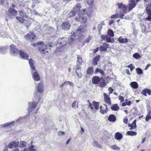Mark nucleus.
<instances>
[{"label": "nucleus", "instance_id": "21", "mask_svg": "<svg viewBox=\"0 0 151 151\" xmlns=\"http://www.w3.org/2000/svg\"><path fill=\"white\" fill-rule=\"evenodd\" d=\"M8 49V47L7 46H0V54H5Z\"/></svg>", "mask_w": 151, "mask_h": 151}, {"label": "nucleus", "instance_id": "64", "mask_svg": "<svg viewBox=\"0 0 151 151\" xmlns=\"http://www.w3.org/2000/svg\"><path fill=\"white\" fill-rule=\"evenodd\" d=\"M132 104V102L130 101H129L127 103V105L130 106Z\"/></svg>", "mask_w": 151, "mask_h": 151}, {"label": "nucleus", "instance_id": "41", "mask_svg": "<svg viewBox=\"0 0 151 151\" xmlns=\"http://www.w3.org/2000/svg\"><path fill=\"white\" fill-rule=\"evenodd\" d=\"M98 73H99L102 75H104V72L103 70L97 68L96 69V71L95 72V73L96 74Z\"/></svg>", "mask_w": 151, "mask_h": 151}, {"label": "nucleus", "instance_id": "38", "mask_svg": "<svg viewBox=\"0 0 151 151\" xmlns=\"http://www.w3.org/2000/svg\"><path fill=\"white\" fill-rule=\"evenodd\" d=\"M93 105L95 109L96 110H98L99 108V103L98 102H96L95 101L93 102Z\"/></svg>", "mask_w": 151, "mask_h": 151}, {"label": "nucleus", "instance_id": "17", "mask_svg": "<svg viewBox=\"0 0 151 151\" xmlns=\"http://www.w3.org/2000/svg\"><path fill=\"white\" fill-rule=\"evenodd\" d=\"M19 142L18 141H14L10 143L8 145L9 148H12L13 147H18L19 145Z\"/></svg>", "mask_w": 151, "mask_h": 151}, {"label": "nucleus", "instance_id": "30", "mask_svg": "<svg viewBox=\"0 0 151 151\" xmlns=\"http://www.w3.org/2000/svg\"><path fill=\"white\" fill-rule=\"evenodd\" d=\"M82 58L81 56H77V64L78 65H81L82 63Z\"/></svg>", "mask_w": 151, "mask_h": 151}, {"label": "nucleus", "instance_id": "26", "mask_svg": "<svg viewBox=\"0 0 151 151\" xmlns=\"http://www.w3.org/2000/svg\"><path fill=\"white\" fill-rule=\"evenodd\" d=\"M108 119L110 122H114L116 121V118L114 115L111 114L109 116Z\"/></svg>", "mask_w": 151, "mask_h": 151}, {"label": "nucleus", "instance_id": "62", "mask_svg": "<svg viewBox=\"0 0 151 151\" xmlns=\"http://www.w3.org/2000/svg\"><path fill=\"white\" fill-rule=\"evenodd\" d=\"M114 21L113 20H110L109 22V24L111 26V25L114 23Z\"/></svg>", "mask_w": 151, "mask_h": 151}, {"label": "nucleus", "instance_id": "37", "mask_svg": "<svg viewBox=\"0 0 151 151\" xmlns=\"http://www.w3.org/2000/svg\"><path fill=\"white\" fill-rule=\"evenodd\" d=\"M127 134L128 135L132 136L136 135L137 133L133 131H128L127 132Z\"/></svg>", "mask_w": 151, "mask_h": 151}, {"label": "nucleus", "instance_id": "18", "mask_svg": "<svg viewBox=\"0 0 151 151\" xmlns=\"http://www.w3.org/2000/svg\"><path fill=\"white\" fill-rule=\"evenodd\" d=\"M146 10L148 14V16L145 19V20L151 21V10L149 7H147L146 9Z\"/></svg>", "mask_w": 151, "mask_h": 151}, {"label": "nucleus", "instance_id": "16", "mask_svg": "<svg viewBox=\"0 0 151 151\" xmlns=\"http://www.w3.org/2000/svg\"><path fill=\"white\" fill-rule=\"evenodd\" d=\"M104 99L106 103L109 105L111 104V102L110 100V98L109 97V95H108L107 94L104 93L103 94Z\"/></svg>", "mask_w": 151, "mask_h": 151}, {"label": "nucleus", "instance_id": "36", "mask_svg": "<svg viewBox=\"0 0 151 151\" xmlns=\"http://www.w3.org/2000/svg\"><path fill=\"white\" fill-rule=\"evenodd\" d=\"M105 25L104 22V21H102L100 23L98 24V30H101L103 28L102 26Z\"/></svg>", "mask_w": 151, "mask_h": 151}, {"label": "nucleus", "instance_id": "60", "mask_svg": "<svg viewBox=\"0 0 151 151\" xmlns=\"http://www.w3.org/2000/svg\"><path fill=\"white\" fill-rule=\"evenodd\" d=\"M47 46L50 47L53 46L54 45L53 43L50 42L47 44Z\"/></svg>", "mask_w": 151, "mask_h": 151}, {"label": "nucleus", "instance_id": "58", "mask_svg": "<svg viewBox=\"0 0 151 151\" xmlns=\"http://www.w3.org/2000/svg\"><path fill=\"white\" fill-rule=\"evenodd\" d=\"M132 126L133 127L135 126L136 128V120H134L132 124Z\"/></svg>", "mask_w": 151, "mask_h": 151}, {"label": "nucleus", "instance_id": "49", "mask_svg": "<svg viewBox=\"0 0 151 151\" xmlns=\"http://www.w3.org/2000/svg\"><path fill=\"white\" fill-rule=\"evenodd\" d=\"M29 62L30 66H33L34 63H35V62L32 59H29Z\"/></svg>", "mask_w": 151, "mask_h": 151}, {"label": "nucleus", "instance_id": "1", "mask_svg": "<svg viewBox=\"0 0 151 151\" xmlns=\"http://www.w3.org/2000/svg\"><path fill=\"white\" fill-rule=\"evenodd\" d=\"M43 85L42 83H40L38 85L37 91L35 92L34 93V98L33 99L34 102H29L28 103L29 107L28 109V112L30 113L32 112L36 106L38 102L40 99V94H41L43 91Z\"/></svg>", "mask_w": 151, "mask_h": 151}, {"label": "nucleus", "instance_id": "46", "mask_svg": "<svg viewBox=\"0 0 151 151\" xmlns=\"http://www.w3.org/2000/svg\"><path fill=\"white\" fill-rule=\"evenodd\" d=\"M136 70L137 73L139 75L142 74L143 73V71L142 69L139 68H136Z\"/></svg>", "mask_w": 151, "mask_h": 151}, {"label": "nucleus", "instance_id": "44", "mask_svg": "<svg viewBox=\"0 0 151 151\" xmlns=\"http://www.w3.org/2000/svg\"><path fill=\"white\" fill-rule=\"evenodd\" d=\"M106 85V83L105 81H101L99 84V86L100 87H104Z\"/></svg>", "mask_w": 151, "mask_h": 151}, {"label": "nucleus", "instance_id": "40", "mask_svg": "<svg viewBox=\"0 0 151 151\" xmlns=\"http://www.w3.org/2000/svg\"><path fill=\"white\" fill-rule=\"evenodd\" d=\"M106 42H113L114 41V40L111 37H109L108 36L106 39Z\"/></svg>", "mask_w": 151, "mask_h": 151}, {"label": "nucleus", "instance_id": "54", "mask_svg": "<svg viewBox=\"0 0 151 151\" xmlns=\"http://www.w3.org/2000/svg\"><path fill=\"white\" fill-rule=\"evenodd\" d=\"M94 2V0H88V5H92Z\"/></svg>", "mask_w": 151, "mask_h": 151}, {"label": "nucleus", "instance_id": "25", "mask_svg": "<svg viewBox=\"0 0 151 151\" xmlns=\"http://www.w3.org/2000/svg\"><path fill=\"white\" fill-rule=\"evenodd\" d=\"M117 5L118 8L121 9L122 11H125L127 10L126 7L122 3H118L117 4Z\"/></svg>", "mask_w": 151, "mask_h": 151}, {"label": "nucleus", "instance_id": "57", "mask_svg": "<svg viewBox=\"0 0 151 151\" xmlns=\"http://www.w3.org/2000/svg\"><path fill=\"white\" fill-rule=\"evenodd\" d=\"M108 91H109V93L110 94L113 93V89L111 87H109L108 88Z\"/></svg>", "mask_w": 151, "mask_h": 151}, {"label": "nucleus", "instance_id": "39", "mask_svg": "<svg viewBox=\"0 0 151 151\" xmlns=\"http://www.w3.org/2000/svg\"><path fill=\"white\" fill-rule=\"evenodd\" d=\"M26 142L23 141H21L20 142L19 147L22 148H24L26 146Z\"/></svg>", "mask_w": 151, "mask_h": 151}, {"label": "nucleus", "instance_id": "59", "mask_svg": "<svg viewBox=\"0 0 151 151\" xmlns=\"http://www.w3.org/2000/svg\"><path fill=\"white\" fill-rule=\"evenodd\" d=\"M76 101H73V102L72 103V106L73 108H74L76 106Z\"/></svg>", "mask_w": 151, "mask_h": 151}, {"label": "nucleus", "instance_id": "23", "mask_svg": "<svg viewBox=\"0 0 151 151\" xmlns=\"http://www.w3.org/2000/svg\"><path fill=\"white\" fill-rule=\"evenodd\" d=\"M147 93L149 95H150L151 94V90L148 88H145L141 92V93L145 96H147L146 94Z\"/></svg>", "mask_w": 151, "mask_h": 151}, {"label": "nucleus", "instance_id": "52", "mask_svg": "<svg viewBox=\"0 0 151 151\" xmlns=\"http://www.w3.org/2000/svg\"><path fill=\"white\" fill-rule=\"evenodd\" d=\"M29 151H36L34 149V146L33 145H31L29 147Z\"/></svg>", "mask_w": 151, "mask_h": 151}, {"label": "nucleus", "instance_id": "55", "mask_svg": "<svg viewBox=\"0 0 151 151\" xmlns=\"http://www.w3.org/2000/svg\"><path fill=\"white\" fill-rule=\"evenodd\" d=\"M119 99L120 101L121 102H123L124 101V98L122 96H119Z\"/></svg>", "mask_w": 151, "mask_h": 151}, {"label": "nucleus", "instance_id": "56", "mask_svg": "<svg viewBox=\"0 0 151 151\" xmlns=\"http://www.w3.org/2000/svg\"><path fill=\"white\" fill-rule=\"evenodd\" d=\"M6 35L5 33L3 32H1V33H0V37H6Z\"/></svg>", "mask_w": 151, "mask_h": 151}, {"label": "nucleus", "instance_id": "14", "mask_svg": "<svg viewBox=\"0 0 151 151\" xmlns=\"http://www.w3.org/2000/svg\"><path fill=\"white\" fill-rule=\"evenodd\" d=\"M100 109L101 113L102 114L106 113L108 111V108L105 104H104L103 106H101Z\"/></svg>", "mask_w": 151, "mask_h": 151}, {"label": "nucleus", "instance_id": "53", "mask_svg": "<svg viewBox=\"0 0 151 151\" xmlns=\"http://www.w3.org/2000/svg\"><path fill=\"white\" fill-rule=\"evenodd\" d=\"M107 36H108L107 35H102L101 36V39L104 40H106V39L107 37Z\"/></svg>", "mask_w": 151, "mask_h": 151}, {"label": "nucleus", "instance_id": "34", "mask_svg": "<svg viewBox=\"0 0 151 151\" xmlns=\"http://www.w3.org/2000/svg\"><path fill=\"white\" fill-rule=\"evenodd\" d=\"M93 72V68L92 67L89 68L87 71V74L86 76H87L88 74L90 75H91L92 74Z\"/></svg>", "mask_w": 151, "mask_h": 151}, {"label": "nucleus", "instance_id": "10", "mask_svg": "<svg viewBox=\"0 0 151 151\" xmlns=\"http://www.w3.org/2000/svg\"><path fill=\"white\" fill-rule=\"evenodd\" d=\"M10 50L11 53L13 55H16L18 52V50L16 46L13 44L11 45L10 46Z\"/></svg>", "mask_w": 151, "mask_h": 151}, {"label": "nucleus", "instance_id": "35", "mask_svg": "<svg viewBox=\"0 0 151 151\" xmlns=\"http://www.w3.org/2000/svg\"><path fill=\"white\" fill-rule=\"evenodd\" d=\"M107 35L110 37H113L114 36V32L113 30L110 29H109L107 31Z\"/></svg>", "mask_w": 151, "mask_h": 151}, {"label": "nucleus", "instance_id": "11", "mask_svg": "<svg viewBox=\"0 0 151 151\" xmlns=\"http://www.w3.org/2000/svg\"><path fill=\"white\" fill-rule=\"evenodd\" d=\"M81 5L80 3L77 4L75 5V6L74 7L73 10L77 13V14L79 15L80 14H81L82 12L81 10H80L81 8Z\"/></svg>", "mask_w": 151, "mask_h": 151}, {"label": "nucleus", "instance_id": "19", "mask_svg": "<svg viewBox=\"0 0 151 151\" xmlns=\"http://www.w3.org/2000/svg\"><path fill=\"white\" fill-rule=\"evenodd\" d=\"M109 45L105 43H104L99 48V50L101 52H104L107 50V49L109 47Z\"/></svg>", "mask_w": 151, "mask_h": 151}, {"label": "nucleus", "instance_id": "6", "mask_svg": "<svg viewBox=\"0 0 151 151\" xmlns=\"http://www.w3.org/2000/svg\"><path fill=\"white\" fill-rule=\"evenodd\" d=\"M42 43V42L41 43V45L39 47V50L40 52L42 54L46 55V53L49 52L48 50H47V46L44 44H41Z\"/></svg>", "mask_w": 151, "mask_h": 151}, {"label": "nucleus", "instance_id": "29", "mask_svg": "<svg viewBox=\"0 0 151 151\" xmlns=\"http://www.w3.org/2000/svg\"><path fill=\"white\" fill-rule=\"evenodd\" d=\"M119 109V107L117 104H114L111 106V109L113 111H118Z\"/></svg>", "mask_w": 151, "mask_h": 151}, {"label": "nucleus", "instance_id": "48", "mask_svg": "<svg viewBox=\"0 0 151 151\" xmlns=\"http://www.w3.org/2000/svg\"><path fill=\"white\" fill-rule=\"evenodd\" d=\"M119 18V14L117 13L115 14L112 15L111 17V19L117 18Z\"/></svg>", "mask_w": 151, "mask_h": 151}, {"label": "nucleus", "instance_id": "13", "mask_svg": "<svg viewBox=\"0 0 151 151\" xmlns=\"http://www.w3.org/2000/svg\"><path fill=\"white\" fill-rule=\"evenodd\" d=\"M70 27V24L68 22H64L61 25V27L62 29L64 30H68L69 29Z\"/></svg>", "mask_w": 151, "mask_h": 151}, {"label": "nucleus", "instance_id": "42", "mask_svg": "<svg viewBox=\"0 0 151 151\" xmlns=\"http://www.w3.org/2000/svg\"><path fill=\"white\" fill-rule=\"evenodd\" d=\"M93 145L95 147L98 148H101V146L99 143L96 141H94L93 143Z\"/></svg>", "mask_w": 151, "mask_h": 151}, {"label": "nucleus", "instance_id": "47", "mask_svg": "<svg viewBox=\"0 0 151 151\" xmlns=\"http://www.w3.org/2000/svg\"><path fill=\"white\" fill-rule=\"evenodd\" d=\"M111 148L113 150H120V148L117 147L116 145H114L111 146Z\"/></svg>", "mask_w": 151, "mask_h": 151}, {"label": "nucleus", "instance_id": "7", "mask_svg": "<svg viewBox=\"0 0 151 151\" xmlns=\"http://www.w3.org/2000/svg\"><path fill=\"white\" fill-rule=\"evenodd\" d=\"M68 39L66 37H62L59 38L57 42V45H59L60 47L65 45L67 43Z\"/></svg>", "mask_w": 151, "mask_h": 151}, {"label": "nucleus", "instance_id": "63", "mask_svg": "<svg viewBox=\"0 0 151 151\" xmlns=\"http://www.w3.org/2000/svg\"><path fill=\"white\" fill-rule=\"evenodd\" d=\"M126 72L127 73V75H129L130 74V73L129 72V69H127L126 70Z\"/></svg>", "mask_w": 151, "mask_h": 151}, {"label": "nucleus", "instance_id": "12", "mask_svg": "<svg viewBox=\"0 0 151 151\" xmlns=\"http://www.w3.org/2000/svg\"><path fill=\"white\" fill-rule=\"evenodd\" d=\"M81 14H80L78 15V17H76V20L79 21L82 23H85L87 21V18L85 16H81Z\"/></svg>", "mask_w": 151, "mask_h": 151}, {"label": "nucleus", "instance_id": "8", "mask_svg": "<svg viewBox=\"0 0 151 151\" xmlns=\"http://www.w3.org/2000/svg\"><path fill=\"white\" fill-rule=\"evenodd\" d=\"M35 36L33 32H29L26 36L25 37L26 40L29 42L33 41Z\"/></svg>", "mask_w": 151, "mask_h": 151}, {"label": "nucleus", "instance_id": "50", "mask_svg": "<svg viewBox=\"0 0 151 151\" xmlns=\"http://www.w3.org/2000/svg\"><path fill=\"white\" fill-rule=\"evenodd\" d=\"M92 38V37L91 36H89L85 40V41H84V42L85 43H88L89 42L91 39Z\"/></svg>", "mask_w": 151, "mask_h": 151}, {"label": "nucleus", "instance_id": "5", "mask_svg": "<svg viewBox=\"0 0 151 151\" xmlns=\"http://www.w3.org/2000/svg\"><path fill=\"white\" fill-rule=\"evenodd\" d=\"M26 116L23 117H21L17 119H16L14 121H13L12 122H9L4 124H1L0 125V127H8L10 125H14V122H17L19 121L20 120H23V119Z\"/></svg>", "mask_w": 151, "mask_h": 151}, {"label": "nucleus", "instance_id": "15", "mask_svg": "<svg viewBox=\"0 0 151 151\" xmlns=\"http://www.w3.org/2000/svg\"><path fill=\"white\" fill-rule=\"evenodd\" d=\"M19 54L20 58L23 59L28 60V55L24 51L22 50L19 51Z\"/></svg>", "mask_w": 151, "mask_h": 151}, {"label": "nucleus", "instance_id": "43", "mask_svg": "<svg viewBox=\"0 0 151 151\" xmlns=\"http://www.w3.org/2000/svg\"><path fill=\"white\" fill-rule=\"evenodd\" d=\"M133 57L136 59H138L141 57L140 55L138 53H134L133 55Z\"/></svg>", "mask_w": 151, "mask_h": 151}, {"label": "nucleus", "instance_id": "33", "mask_svg": "<svg viewBox=\"0 0 151 151\" xmlns=\"http://www.w3.org/2000/svg\"><path fill=\"white\" fill-rule=\"evenodd\" d=\"M127 12V10H126V11H122V12L121 13H119V18H121V19H127L126 17H124L125 14Z\"/></svg>", "mask_w": 151, "mask_h": 151}, {"label": "nucleus", "instance_id": "24", "mask_svg": "<svg viewBox=\"0 0 151 151\" xmlns=\"http://www.w3.org/2000/svg\"><path fill=\"white\" fill-rule=\"evenodd\" d=\"M118 41L122 43H127L128 42V40L127 38H123L122 37H120L118 39Z\"/></svg>", "mask_w": 151, "mask_h": 151}, {"label": "nucleus", "instance_id": "61", "mask_svg": "<svg viewBox=\"0 0 151 151\" xmlns=\"http://www.w3.org/2000/svg\"><path fill=\"white\" fill-rule=\"evenodd\" d=\"M123 122L125 124H127L128 122V119L127 118H125L123 119Z\"/></svg>", "mask_w": 151, "mask_h": 151}, {"label": "nucleus", "instance_id": "27", "mask_svg": "<svg viewBox=\"0 0 151 151\" xmlns=\"http://www.w3.org/2000/svg\"><path fill=\"white\" fill-rule=\"evenodd\" d=\"M100 56L99 55H97L94 57L92 61V63L93 65H96L97 64V62L99 60Z\"/></svg>", "mask_w": 151, "mask_h": 151}, {"label": "nucleus", "instance_id": "3", "mask_svg": "<svg viewBox=\"0 0 151 151\" xmlns=\"http://www.w3.org/2000/svg\"><path fill=\"white\" fill-rule=\"evenodd\" d=\"M16 18L18 21L22 23H25L27 21L28 18L26 14L22 11L19 12V16L17 17Z\"/></svg>", "mask_w": 151, "mask_h": 151}, {"label": "nucleus", "instance_id": "28", "mask_svg": "<svg viewBox=\"0 0 151 151\" xmlns=\"http://www.w3.org/2000/svg\"><path fill=\"white\" fill-rule=\"evenodd\" d=\"M114 137L116 139L119 140L122 138L123 136L119 132H117L116 133Z\"/></svg>", "mask_w": 151, "mask_h": 151}, {"label": "nucleus", "instance_id": "22", "mask_svg": "<svg viewBox=\"0 0 151 151\" xmlns=\"http://www.w3.org/2000/svg\"><path fill=\"white\" fill-rule=\"evenodd\" d=\"M100 78L98 76H94L92 78V82L93 84H98L100 81Z\"/></svg>", "mask_w": 151, "mask_h": 151}, {"label": "nucleus", "instance_id": "20", "mask_svg": "<svg viewBox=\"0 0 151 151\" xmlns=\"http://www.w3.org/2000/svg\"><path fill=\"white\" fill-rule=\"evenodd\" d=\"M136 5L134 0H129V10H132Z\"/></svg>", "mask_w": 151, "mask_h": 151}, {"label": "nucleus", "instance_id": "45", "mask_svg": "<svg viewBox=\"0 0 151 151\" xmlns=\"http://www.w3.org/2000/svg\"><path fill=\"white\" fill-rule=\"evenodd\" d=\"M80 68L81 67H78L77 68H76V73H77L78 77L79 78H81L82 77V74L81 73L79 74L77 71L80 69Z\"/></svg>", "mask_w": 151, "mask_h": 151}, {"label": "nucleus", "instance_id": "9", "mask_svg": "<svg viewBox=\"0 0 151 151\" xmlns=\"http://www.w3.org/2000/svg\"><path fill=\"white\" fill-rule=\"evenodd\" d=\"M8 16L12 18L13 17L16 16L17 14V11L15 9L10 8L8 10Z\"/></svg>", "mask_w": 151, "mask_h": 151}, {"label": "nucleus", "instance_id": "4", "mask_svg": "<svg viewBox=\"0 0 151 151\" xmlns=\"http://www.w3.org/2000/svg\"><path fill=\"white\" fill-rule=\"evenodd\" d=\"M31 73L32 78L35 81H38L40 80V78L38 73L36 71L35 67H31Z\"/></svg>", "mask_w": 151, "mask_h": 151}, {"label": "nucleus", "instance_id": "32", "mask_svg": "<svg viewBox=\"0 0 151 151\" xmlns=\"http://www.w3.org/2000/svg\"><path fill=\"white\" fill-rule=\"evenodd\" d=\"M76 14H77V13L73 10L72 11L70 12L68 15V17H71L74 16Z\"/></svg>", "mask_w": 151, "mask_h": 151}, {"label": "nucleus", "instance_id": "51", "mask_svg": "<svg viewBox=\"0 0 151 151\" xmlns=\"http://www.w3.org/2000/svg\"><path fill=\"white\" fill-rule=\"evenodd\" d=\"M151 119V115L149 114H148L146 116L145 118V121L147 122L149 121L150 119Z\"/></svg>", "mask_w": 151, "mask_h": 151}, {"label": "nucleus", "instance_id": "31", "mask_svg": "<svg viewBox=\"0 0 151 151\" xmlns=\"http://www.w3.org/2000/svg\"><path fill=\"white\" fill-rule=\"evenodd\" d=\"M130 86L132 88L136 89L138 87V84L136 82H132L130 84Z\"/></svg>", "mask_w": 151, "mask_h": 151}, {"label": "nucleus", "instance_id": "2", "mask_svg": "<svg viewBox=\"0 0 151 151\" xmlns=\"http://www.w3.org/2000/svg\"><path fill=\"white\" fill-rule=\"evenodd\" d=\"M83 32V30L81 28V27L80 26L74 32V35H70L68 39V43L69 44H71L75 40V37L80 33Z\"/></svg>", "mask_w": 151, "mask_h": 151}]
</instances>
